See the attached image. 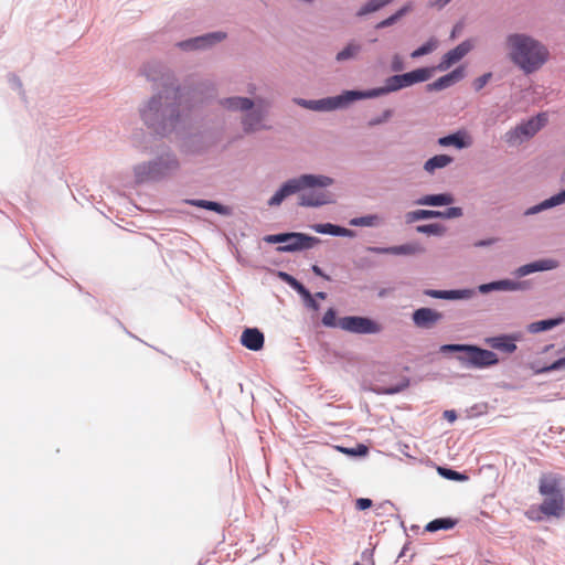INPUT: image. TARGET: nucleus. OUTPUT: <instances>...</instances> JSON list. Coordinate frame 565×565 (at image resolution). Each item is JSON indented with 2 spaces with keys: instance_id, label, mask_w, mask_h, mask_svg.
Instances as JSON below:
<instances>
[{
  "instance_id": "obj_31",
  "label": "nucleus",
  "mask_w": 565,
  "mask_h": 565,
  "mask_svg": "<svg viewBox=\"0 0 565 565\" xmlns=\"http://www.w3.org/2000/svg\"><path fill=\"white\" fill-rule=\"evenodd\" d=\"M185 202L192 206L213 211L220 215H228L230 214V209L227 206H225L218 202H215V201L190 199V200H186Z\"/></svg>"
},
{
  "instance_id": "obj_61",
  "label": "nucleus",
  "mask_w": 565,
  "mask_h": 565,
  "mask_svg": "<svg viewBox=\"0 0 565 565\" xmlns=\"http://www.w3.org/2000/svg\"><path fill=\"white\" fill-rule=\"evenodd\" d=\"M412 10V3L408 2L404 4L401 9H398L394 14L397 17V20L403 18L405 14H407Z\"/></svg>"
},
{
  "instance_id": "obj_19",
  "label": "nucleus",
  "mask_w": 565,
  "mask_h": 565,
  "mask_svg": "<svg viewBox=\"0 0 565 565\" xmlns=\"http://www.w3.org/2000/svg\"><path fill=\"white\" fill-rule=\"evenodd\" d=\"M558 266V260L554 258H543L518 267L513 271V275L518 278H522L533 273L553 270Z\"/></svg>"
},
{
  "instance_id": "obj_20",
  "label": "nucleus",
  "mask_w": 565,
  "mask_h": 565,
  "mask_svg": "<svg viewBox=\"0 0 565 565\" xmlns=\"http://www.w3.org/2000/svg\"><path fill=\"white\" fill-rule=\"evenodd\" d=\"M465 77L463 66H458L448 74L426 85L427 92H440L451 87Z\"/></svg>"
},
{
  "instance_id": "obj_62",
  "label": "nucleus",
  "mask_w": 565,
  "mask_h": 565,
  "mask_svg": "<svg viewBox=\"0 0 565 565\" xmlns=\"http://www.w3.org/2000/svg\"><path fill=\"white\" fill-rule=\"evenodd\" d=\"M451 0H434L428 3L430 8H435L437 10L444 9Z\"/></svg>"
},
{
  "instance_id": "obj_43",
  "label": "nucleus",
  "mask_w": 565,
  "mask_h": 565,
  "mask_svg": "<svg viewBox=\"0 0 565 565\" xmlns=\"http://www.w3.org/2000/svg\"><path fill=\"white\" fill-rule=\"evenodd\" d=\"M383 88L386 95L402 89L398 74L387 77L384 81Z\"/></svg>"
},
{
  "instance_id": "obj_14",
  "label": "nucleus",
  "mask_w": 565,
  "mask_h": 565,
  "mask_svg": "<svg viewBox=\"0 0 565 565\" xmlns=\"http://www.w3.org/2000/svg\"><path fill=\"white\" fill-rule=\"evenodd\" d=\"M295 103L300 107L313 111H332L335 109L344 108L342 94L321 99L295 98Z\"/></svg>"
},
{
  "instance_id": "obj_8",
  "label": "nucleus",
  "mask_w": 565,
  "mask_h": 565,
  "mask_svg": "<svg viewBox=\"0 0 565 565\" xmlns=\"http://www.w3.org/2000/svg\"><path fill=\"white\" fill-rule=\"evenodd\" d=\"M457 360L465 367L479 370L494 366L499 363V358L493 351L482 349L475 344H469L467 353L458 355Z\"/></svg>"
},
{
  "instance_id": "obj_38",
  "label": "nucleus",
  "mask_w": 565,
  "mask_h": 565,
  "mask_svg": "<svg viewBox=\"0 0 565 565\" xmlns=\"http://www.w3.org/2000/svg\"><path fill=\"white\" fill-rule=\"evenodd\" d=\"M416 232L426 235L443 236L446 227L439 223L423 224L416 226Z\"/></svg>"
},
{
  "instance_id": "obj_28",
  "label": "nucleus",
  "mask_w": 565,
  "mask_h": 565,
  "mask_svg": "<svg viewBox=\"0 0 565 565\" xmlns=\"http://www.w3.org/2000/svg\"><path fill=\"white\" fill-rule=\"evenodd\" d=\"M455 198L451 193H438V194H427L415 201L417 205H426V206H446L452 204Z\"/></svg>"
},
{
  "instance_id": "obj_51",
  "label": "nucleus",
  "mask_w": 565,
  "mask_h": 565,
  "mask_svg": "<svg viewBox=\"0 0 565 565\" xmlns=\"http://www.w3.org/2000/svg\"><path fill=\"white\" fill-rule=\"evenodd\" d=\"M294 290L300 295L303 302H307V300H309L311 297H313V295L301 282H299Z\"/></svg>"
},
{
  "instance_id": "obj_30",
  "label": "nucleus",
  "mask_w": 565,
  "mask_h": 565,
  "mask_svg": "<svg viewBox=\"0 0 565 565\" xmlns=\"http://www.w3.org/2000/svg\"><path fill=\"white\" fill-rule=\"evenodd\" d=\"M362 52V44L355 40H351L347 45L337 53L335 61L338 63H344L348 61L356 60Z\"/></svg>"
},
{
  "instance_id": "obj_56",
  "label": "nucleus",
  "mask_w": 565,
  "mask_h": 565,
  "mask_svg": "<svg viewBox=\"0 0 565 565\" xmlns=\"http://www.w3.org/2000/svg\"><path fill=\"white\" fill-rule=\"evenodd\" d=\"M407 386H408V382L406 381L405 383H403L401 385L388 386V387L384 388L383 393L387 394V395H394V394L402 392Z\"/></svg>"
},
{
  "instance_id": "obj_32",
  "label": "nucleus",
  "mask_w": 565,
  "mask_h": 565,
  "mask_svg": "<svg viewBox=\"0 0 565 565\" xmlns=\"http://www.w3.org/2000/svg\"><path fill=\"white\" fill-rule=\"evenodd\" d=\"M452 162H454V158L451 156L436 154L425 161L424 170L427 173L433 174V173H435L436 170L444 169Z\"/></svg>"
},
{
  "instance_id": "obj_64",
  "label": "nucleus",
  "mask_w": 565,
  "mask_h": 565,
  "mask_svg": "<svg viewBox=\"0 0 565 565\" xmlns=\"http://www.w3.org/2000/svg\"><path fill=\"white\" fill-rule=\"evenodd\" d=\"M305 306L313 311H318L320 309V305L318 303L315 297H311L309 300H307V302H305Z\"/></svg>"
},
{
  "instance_id": "obj_3",
  "label": "nucleus",
  "mask_w": 565,
  "mask_h": 565,
  "mask_svg": "<svg viewBox=\"0 0 565 565\" xmlns=\"http://www.w3.org/2000/svg\"><path fill=\"white\" fill-rule=\"evenodd\" d=\"M509 57L525 74L539 71L548 60L545 44L526 33H511L505 39Z\"/></svg>"
},
{
  "instance_id": "obj_50",
  "label": "nucleus",
  "mask_w": 565,
  "mask_h": 565,
  "mask_svg": "<svg viewBox=\"0 0 565 565\" xmlns=\"http://www.w3.org/2000/svg\"><path fill=\"white\" fill-rule=\"evenodd\" d=\"M294 290L300 295L303 302H307V300H309L311 297H313V295L301 282H299Z\"/></svg>"
},
{
  "instance_id": "obj_45",
  "label": "nucleus",
  "mask_w": 565,
  "mask_h": 565,
  "mask_svg": "<svg viewBox=\"0 0 565 565\" xmlns=\"http://www.w3.org/2000/svg\"><path fill=\"white\" fill-rule=\"evenodd\" d=\"M392 116H393V110L385 109L380 116H376V117L370 119L367 125H369V127L380 126V125L388 121Z\"/></svg>"
},
{
  "instance_id": "obj_1",
  "label": "nucleus",
  "mask_w": 565,
  "mask_h": 565,
  "mask_svg": "<svg viewBox=\"0 0 565 565\" xmlns=\"http://www.w3.org/2000/svg\"><path fill=\"white\" fill-rule=\"evenodd\" d=\"M186 95L182 87L158 90L140 107L141 120L154 134L168 137L181 124L182 113L193 106L185 105Z\"/></svg>"
},
{
  "instance_id": "obj_47",
  "label": "nucleus",
  "mask_w": 565,
  "mask_h": 565,
  "mask_svg": "<svg viewBox=\"0 0 565 565\" xmlns=\"http://www.w3.org/2000/svg\"><path fill=\"white\" fill-rule=\"evenodd\" d=\"M469 344H443L440 347L441 353H450V352H457L461 354H466L468 350Z\"/></svg>"
},
{
  "instance_id": "obj_40",
  "label": "nucleus",
  "mask_w": 565,
  "mask_h": 565,
  "mask_svg": "<svg viewBox=\"0 0 565 565\" xmlns=\"http://www.w3.org/2000/svg\"><path fill=\"white\" fill-rule=\"evenodd\" d=\"M437 470H438V473L447 480H452V481L468 480V476H466L465 473H461L459 471H456L454 469H450V468L438 467Z\"/></svg>"
},
{
  "instance_id": "obj_7",
  "label": "nucleus",
  "mask_w": 565,
  "mask_h": 565,
  "mask_svg": "<svg viewBox=\"0 0 565 565\" xmlns=\"http://www.w3.org/2000/svg\"><path fill=\"white\" fill-rule=\"evenodd\" d=\"M141 74L153 83V87L158 90H167L170 88L181 87L178 84L173 73L161 62L150 61L143 64Z\"/></svg>"
},
{
  "instance_id": "obj_25",
  "label": "nucleus",
  "mask_w": 565,
  "mask_h": 565,
  "mask_svg": "<svg viewBox=\"0 0 565 565\" xmlns=\"http://www.w3.org/2000/svg\"><path fill=\"white\" fill-rule=\"evenodd\" d=\"M433 67H419L407 73L398 74L401 88L428 81L433 75Z\"/></svg>"
},
{
  "instance_id": "obj_21",
  "label": "nucleus",
  "mask_w": 565,
  "mask_h": 565,
  "mask_svg": "<svg viewBox=\"0 0 565 565\" xmlns=\"http://www.w3.org/2000/svg\"><path fill=\"white\" fill-rule=\"evenodd\" d=\"M438 145L441 147H455L466 149L472 145V137L466 130H457L452 134L438 138Z\"/></svg>"
},
{
  "instance_id": "obj_13",
  "label": "nucleus",
  "mask_w": 565,
  "mask_h": 565,
  "mask_svg": "<svg viewBox=\"0 0 565 565\" xmlns=\"http://www.w3.org/2000/svg\"><path fill=\"white\" fill-rule=\"evenodd\" d=\"M242 117L243 131L247 135L254 134L259 130H269L271 126L265 122L267 111L262 107H254L250 110L244 111Z\"/></svg>"
},
{
  "instance_id": "obj_42",
  "label": "nucleus",
  "mask_w": 565,
  "mask_h": 565,
  "mask_svg": "<svg viewBox=\"0 0 565 565\" xmlns=\"http://www.w3.org/2000/svg\"><path fill=\"white\" fill-rule=\"evenodd\" d=\"M337 449L345 455L351 456V457H362L369 452V448L363 444H358L356 447H354V448H347V447L338 446Z\"/></svg>"
},
{
  "instance_id": "obj_11",
  "label": "nucleus",
  "mask_w": 565,
  "mask_h": 565,
  "mask_svg": "<svg viewBox=\"0 0 565 565\" xmlns=\"http://www.w3.org/2000/svg\"><path fill=\"white\" fill-rule=\"evenodd\" d=\"M216 143L212 131H199L190 134L182 141V150L189 154H201Z\"/></svg>"
},
{
  "instance_id": "obj_44",
  "label": "nucleus",
  "mask_w": 565,
  "mask_h": 565,
  "mask_svg": "<svg viewBox=\"0 0 565 565\" xmlns=\"http://www.w3.org/2000/svg\"><path fill=\"white\" fill-rule=\"evenodd\" d=\"M438 214H439L438 218L450 220V218H457V217L462 216L463 211L459 206H450L445 211H438Z\"/></svg>"
},
{
  "instance_id": "obj_26",
  "label": "nucleus",
  "mask_w": 565,
  "mask_h": 565,
  "mask_svg": "<svg viewBox=\"0 0 565 565\" xmlns=\"http://www.w3.org/2000/svg\"><path fill=\"white\" fill-rule=\"evenodd\" d=\"M265 338L257 328H246L241 335V343L252 351H258L264 347Z\"/></svg>"
},
{
  "instance_id": "obj_18",
  "label": "nucleus",
  "mask_w": 565,
  "mask_h": 565,
  "mask_svg": "<svg viewBox=\"0 0 565 565\" xmlns=\"http://www.w3.org/2000/svg\"><path fill=\"white\" fill-rule=\"evenodd\" d=\"M527 288H529L527 281L501 279V280H494V281L479 285L478 291L480 294L486 295L491 291H519V290H525Z\"/></svg>"
},
{
  "instance_id": "obj_2",
  "label": "nucleus",
  "mask_w": 565,
  "mask_h": 565,
  "mask_svg": "<svg viewBox=\"0 0 565 565\" xmlns=\"http://www.w3.org/2000/svg\"><path fill=\"white\" fill-rule=\"evenodd\" d=\"M334 183L331 177L324 174L305 173L285 181L268 200L269 206H279L288 196L300 193L298 204L303 207H320L334 202L333 195L327 189Z\"/></svg>"
},
{
  "instance_id": "obj_17",
  "label": "nucleus",
  "mask_w": 565,
  "mask_h": 565,
  "mask_svg": "<svg viewBox=\"0 0 565 565\" xmlns=\"http://www.w3.org/2000/svg\"><path fill=\"white\" fill-rule=\"evenodd\" d=\"M471 50L472 43L469 40L461 42L455 49L444 54L440 62L434 70H437L439 72H445L449 70L454 64L462 60Z\"/></svg>"
},
{
  "instance_id": "obj_35",
  "label": "nucleus",
  "mask_w": 565,
  "mask_h": 565,
  "mask_svg": "<svg viewBox=\"0 0 565 565\" xmlns=\"http://www.w3.org/2000/svg\"><path fill=\"white\" fill-rule=\"evenodd\" d=\"M351 226H366L376 227L382 224V217L377 214H367L359 217H353L349 221Z\"/></svg>"
},
{
  "instance_id": "obj_23",
  "label": "nucleus",
  "mask_w": 565,
  "mask_h": 565,
  "mask_svg": "<svg viewBox=\"0 0 565 565\" xmlns=\"http://www.w3.org/2000/svg\"><path fill=\"white\" fill-rule=\"evenodd\" d=\"M516 340L518 337L514 334H500L497 337L486 338L484 343L494 350L510 354L518 348L515 344Z\"/></svg>"
},
{
  "instance_id": "obj_63",
  "label": "nucleus",
  "mask_w": 565,
  "mask_h": 565,
  "mask_svg": "<svg viewBox=\"0 0 565 565\" xmlns=\"http://www.w3.org/2000/svg\"><path fill=\"white\" fill-rule=\"evenodd\" d=\"M541 212H543V211H542L541 204L539 203V204H535V205H533V206H531V207L526 209V210L524 211V215H525V216H531V215L539 214V213H541Z\"/></svg>"
},
{
  "instance_id": "obj_37",
  "label": "nucleus",
  "mask_w": 565,
  "mask_h": 565,
  "mask_svg": "<svg viewBox=\"0 0 565 565\" xmlns=\"http://www.w3.org/2000/svg\"><path fill=\"white\" fill-rule=\"evenodd\" d=\"M457 521L451 518H438L428 522L425 526L427 532H436L439 530H450L456 525Z\"/></svg>"
},
{
  "instance_id": "obj_4",
  "label": "nucleus",
  "mask_w": 565,
  "mask_h": 565,
  "mask_svg": "<svg viewBox=\"0 0 565 565\" xmlns=\"http://www.w3.org/2000/svg\"><path fill=\"white\" fill-rule=\"evenodd\" d=\"M181 169L178 154L168 146L158 148L154 157L134 166L132 172L137 183L161 182L175 177Z\"/></svg>"
},
{
  "instance_id": "obj_60",
  "label": "nucleus",
  "mask_w": 565,
  "mask_h": 565,
  "mask_svg": "<svg viewBox=\"0 0 565 565\" xmlns=\"http://www.w3.org/2000/svg\"><path fill=\"white\" fill-rule=\"evenodd\" d=\"M391 68L393 72H401L404 70V63L402 61V58L398 56V55H395L393 57V61H392V64H391Z\"/></svg>"
},
{
  "instance_id": "obj_27",
  "label": "nucleus",
  "mask_w": 565,
  "mask_h": 565,
  "mask_svg": "<svg viewBox=\"0 0 565 565\" xmlns=\"http://www.w3.org/2000/svg\"><path fill=\"white\" fill-rule=\"evenodd\" d=\"M311 228L319 234H328L339 237H354L355 232L332 223L315 224Z\"/></svg>"
},
{
  "instance_id": "obj_6",
  "label": "nucleus",
  "mask_w": 565,
  "mask_h": 565,
  "mask_svg": "<svg viewBox=\"0 0 565 565\" xmlns=\"http://www.w3.org/2000/svg\"><path fill=\"white\" fill-rule=\"evenodd\" d=\"M268 244H281L277 247L280 253H294L312 248L320 239L300 232H285L264 236Z\"/></svg>"
},
{
  "instance_id": "obj_48",
  "label": "nucleus",
  "mask_w": 565,
  "mask_h": 565,
  "mask_svg": "<svg viewBox=\"0 0 565 565\" xmlns=\"http://www.w3.org/2000/svg\"><path fill=\"white\" fill-rule=\"evenodd\" d=\"M491 77L492 73H484L483 75L477 77L472 83L475 90H481L488 84Z\"/></svg>"
},
{
  "instance_id": "obj_9",
  "label": "nucleus",
  "mask_w": 565,
  "mask_h": 565,
  "mask_svg": "<svg viewBox=\"0 0 565 565\" xmlns=\"http://www.w3.org/2000/svg\"><path fill=\"white\" fill-rule=\"evenodd\" d=\"M338 328L354 334H377L382 326L369 317L347 316L338 319Z\"/></svg>"
},
{
  "instance_id": "obj_22",
  "label": "nucleus",
  "mask_w": 565,
  "mask_h": 565,
  "mask_svg": "<svg viewBox=\"0 0 565 565\" xmlns=\"http://www.w3.org/2000/svg\"><path fill=\"white\" fill-rule=\"evenodd\" d=\"M386 95L383 86L374 87L365 90L351 89L344 90L342 93L343 106L347 107L349 104L361 100V99H371L377 98L380 96Z\"/></svg>"
},
{
  "instance_id": "obj_24",
  "label": "nucleus",
  "mask_w": 565,
  "mask_h": 565,
  "mask_svg": "<svg viewBox=\"0 0 565 565\" xmlns=\"http://www.w3.org/2000/svg\"><path fill=\"white\" fill-rule=\"evenodd\" d=\"M424 295L445 300H461L470 299L475 295L473 289H450V290H437V289H425Z\"/></svg>"
},
{
  "instance_id": "obj_5",
  "label": "nucleus",
  "mask_w": 565,
  "mask_h": 565,
  "mask_svg": "<svg viewBox=\"0 0 565 565\" xmlns=\"http://www.w3.org/2000/svg\"><path fill=\"white\" fill-rule=\"evenodd\" d=\"M539 492L543 497L540 511L546 516L561 518L565 514V480L557 475H542Z\"/></svg>"
},
{
  "instance_id": "obj_53",
  "label": "nucleus",
  "mask_w": 565,
  "mask_h": 565,
  "mask_svg": "<svg viewBox=\"0 0 565 565\" xmlns=\"http://www.w3.org/2000/svg\"><path fill=\"white\" fill-rule=\"evenodd\" d=\"M294 290L300 295L303 302H307V300H309L311 297H313V295L301 282H299Z\"/></svg>"
},
{
  "instance_id": "obj_16",
  "label": "nucleus",
  "mask_w": 565,
  "mask_h": 565,
  "mask_svg": "<svg viewBox=\"0 0 565 565\" xmlns=\"http://www.w3.org/2000/svg\"><path fill=\"white\" fill-rule=\"evenodd\" d=\"M444 318V315L433 308L420 307L413 311L412 321L418 329L430 330Z\"/></svg>"
},
{
  "instance_id": "obj_12",
  "label": "nucleus",
  "mask_w": 565,
  "mask_h": 565,
  "mask_svg": "<svg viewBox=\"0 0 565 565\" xmlns=\"http://www.w3.org/2000/svg\"><path fill=\"white\" fill-rule=\"evenodd\" d=\"M226 39V33L223 31L210 32L200 36L191 38L177 43V46L182 51H196L210 49L213 45Z\"/></svg>"
},
{
  "instance_id": "obj_33",
  "label": "nucleus",
  "mask_w": 565,
  "mask_h": 565,
  "mask_svg": "<svg viewBox=\"0 0 565 565\" xmlns=\"http://www.w3.org/2000/svg\"><path fill=\"white\" fill-rule=\"evenodd\" d=\"M563 322V318H550L540 321L532 322L527 326V331L530 333H540L544 331H548Z\"/></svg>"
},
{
  "instance_id": "obj_57",
  "label": "nucleus",
  "mask_w": 565,
  "mask_h": 565,
  "mask_svg": "<svg viewBox=\"0 0 565 565\" xmlns=\"http://www.w3.org/2000/svg\"><path fill=\"white\" fill-rule=\"evenodd\" d=\"M546 371H558L565 370V355L555 360L550 366L545 369Z\"/></svg>"
},
{
  "instance_id": "obj_54",
  "label": "nucleus",
  "mask_w": 565,
  "mask_h": 565,
  "mask_svg": "<svg viewBox=\"0 0 565 565\" xmlns=\"http://www.w3.org/2000/svg\"><path fill=\"white\" fill-rule=\"evenodd\" d=\"M373 504L372 500L369 499V498H359L356 501H355V508L360 511H364L369 508H371Z\"/></svg>"
},
{
  "instance_id": "obj_49",
  "label": "nucleus",
  "mask_w": 565,
  "mask_h": 565,
  "mask_svg": "<svg viewBox=\"0 0 565 565\" xmlns=\"http://www.w3.org/2000/svg\"><path fill=\"white\" fill-rule=\"evenodd\" d=\"M278 277L292 289H295L297 285L300 282L294 276L285 271H278Z\"/></svg>"
},
{
  "instance_id": "obj_46",
  "label": "nucleus",
  "mask_w": 565,
  "mask_h": 565,
  "mask_svg": "<svg viewBox=\"0 0 565 565\" xmlns=\"http://www.w3.org/2000/svg\"><path fill=\"white\" fill-rule=\"evenodd\" d=\"M322 323L329 328L338 327L337 312L334 309L330 308L322 317Z\"/></svg>"
},
{
  "instance_id": "obj_10",
  "label": "nucleus",
  "mask_w": 565,
  "mask_h": 565,
  "mask_svg": "<svg viewBox=\"0 0 565 565\" xmlns=\"http://www.w3.org/2000/svg\"><path fill=\"white\" fill-rule=\"evenodd\" d=\"M547 121L545 114H539L530 118L527 121L518 125L514 129L507 132V141L509 143H516L523 139L533 137Z\"/></svg>"
},
{
  "instance_id": "obj_58",
  "label": "nucleus",
  "mask_w": 565,
  "mask_h": 565,
  "mask_svg": "<svg viewBox=\"0 0 565 565\" xmlns=\"http://www.w3.org/2000/svg\"><path fill=\"white\" fill-rule=\"evenodd\" d=\"M9 83L11 84V87L13 89L19 90L20 94L23 95L22 82L20 81V78L18 76H15L14 74H10L9 75Z\"/></svg>"
},
{
  "instance_id": "obj_39",
  "label": "nucleus",
  "mask_w": 565,
  "mask_h": 565,
  "mask_svg": "<svg viewBox=\"0 0 565 565\" xmlns=\"http://www.w3.org/2000/svg\"><path fill=\"white\" fill-rule=\"evenodd\" d=\"M565 203V189L548 199L540 202L542 211H546Z\"/></svg>"
},
{
  "instance_id": "obj_15",
  "label": "nucleus",
  "mask_w": 565,
  "mask_h": 565,
  "mask_svg": "<svg viewBox=\"0 0 565 565\" xmlns=\"http://www.w3.org/2000/svg\"><path fill=\"white\" fill-rule=\"evenodd\" d=\"M366 250L377 255L413 256L423 254L425 248L419 243L413 242L388 247L369 246Z\"/></svg>"
},
{
  "instance_id": "obj_29",
  "label": "nucleus",
  "mask_w": 565,
  "mask_h": 565,
  "mask_svg": "<svg viewBox=\"0 0 565 565\" xmlns=\"http://www.w3.org/2000/svg\"><path fill=\"white\" fill-rule=\"evenodd\" d=\"M220 105L228 110L233 111H247L250 110L254 106L253 99L248 97H239V96H233V97H226L220 100Z\"/></svg>"
},
{
  "instance_id": "obj_55",
  "label": "nucleus",
  "mask_w": 565,
  "mask_h": 565,
  "mask_svg": "<svg viewBox=\"0 0 565 565\" xmlns=\"http://www.w3.org/2000/svg\"><path fill=\"white\" fill-rule=\"evenodd\" d=\"M397 21H398L397 17L393 13L388 18H386V19L382 20L381 22H379L375 28L376 29L388 28V26L395 24Z\"/></svg>"
},
{
  "instance_id": "obj_34",
  "label": "nucleus",
  "mask_w": 565,
  "mask_h": 565,
  "mask_svg": "<svg viewBox=\"0 0 565 565\" xmlns=\"http://www.w3.org/2000/svg\"><path fill=\"white\" fill-rule=\"evenodd\" d=\"M394 0H367L358 11L356 17L362 18L374 13L392 3Z\"/></svg>"
},
{
  "instance_id": "obj_41",
  "label": "nucleus",
  "mask_w": 565,
  "mask_h": 565,
  "mask_svg": "<svg viewBox=\"0 0 565 565\" xmlns=\"http://www.w3.org/2000/svg\"><path fill=\"white\" fill-rule=\"evenodd\" d=\"M437 46V41L435 39H430L429 41H427L426 43H424L423 45H420L419 47H417L416 50H414L411 54V56L413 58H418L420 56H424V55H427L429 53H431Z\"/></svg>"
},
{
  "instance_id": "obj_52",
  "label": "nucleus",
  "mask_w": 565,
  "mask_h": 565,
  "mask_svg": "<svg viewBox=\"0 0 565 565\" xmlns=\"http://www.w3.org/2000/svg\"><path fill=\"white\" fill-rule=\"evenodd\" d=\"M294 290L300 295L303 302H307V300H309L311 297H313V295L301 282H299Z\"/></svg>"
},
{
  "instance_id": "obj_36",
  "label": "nucleus",
  "mask_w": 565,
  "mask_h": 565,
  "mask_svg": "<svg viewBox=\"0 0 565 565\" xmlns=\"http://www.w3.org/2000/svg\"><path fill=\"white\" fill-rule=\"evenodd\" d=\"M439 214L436 210H415L407 212L405 215L406 223L411 224L422 220L438 218Z\"/></svg>"
},
{
  "instance_id": "obj_59",
  "label": "nucleus",
  "mask_w": 565,
  "mask_h": 565,
  "mask_svg": "<svg viewBox=\"0 0 565 565\" xmlns=\"http://www.w3.org/2000/svg\"><path fill=\"white\" fill-rule=\"evenodd\" d=\"M498 241H499V238H497V237H489V238H484V239H479V241H476L473 243V246L475 247H488V246L493 245Z\"/></svg>"
}]
</instances>
